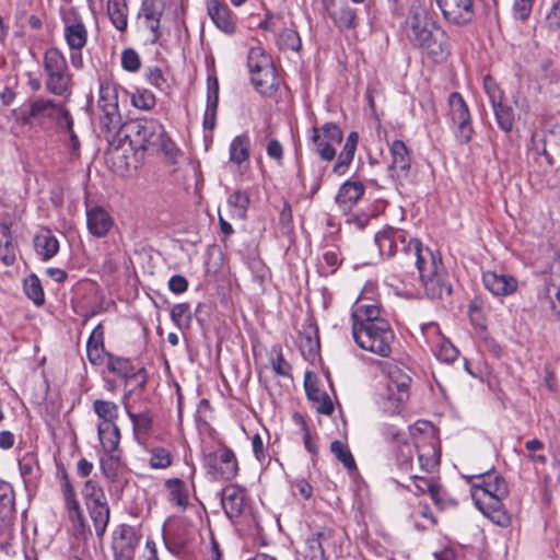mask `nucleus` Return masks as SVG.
Wrapping results in <instances>:
<instances>
[{
  "label": "nucleus",
  "instance_id": "nucleus-56",
  "mask_svg": "<svg viewBox=\"0 0 560 560\" xmlns=\"http://www.w3.org/2000/svg\"><path fill=\"white\" fill-rule=\"evenodd\" d=\"M153 150H161L172 163L176 162V158L179 153L178 148L172 139L166 136L165 131L162 133L161 141H158Z\"/></svg>",
  "mask_w": 560,
  "mask_h": 560
},
{
  "label": "nucleus",
  "instance_id": "nucleus-45",
  "mask_svg": "<svg viewBox=\"0 0 560 560\" xmlns=\"http://www.w3.org/2000/svg\"><path fill=\"white\" fill-rule=\"evenodd\" d=\"M82 495L85 505H91L106 501L104 490L95 480L92 479L85 481L82 489Z\"/></svg>",
  "mask_w": 560,
  "mask_h": 560
},
{
  "label": "nucleus",
  "instance_id": "nucleus-40",
  "mask_svg": "<svg viewBox=\"0 0 560 560\" xmlns=\"http://www.w3.org/2000/svg\"><path fill=\"white\" fill-rule=\"evenodd\" d=\"M23 290L26 296L32 300L35 305L40 306L45 303V293L40 280L35 273H32L24 279Z\"/></svg>",
  "mask_w": 560,
  "mask_h": 560
},
{
  "label": "nucleus",
  "instance_id": "nucleus-30",
  "mask_svg": "<svg viewBox=\"0 0 560 560\" xmlns=\"http://www.w3.org/2000/svg\"><path fill=\"white\" fill-rule=\"evenodd\" d=\"M89 515L93 522L95 534L102 538L109 523L110 510L107 501L86 505Z\"/></svg>",
  "mask_w": 560,
  "mask_h": 560
},
{
  "label": "nucleus",
  "instance_id": "nucleus-2",
  "mask_svg": "<svg viewBox=\"0 0 560 560\" xmlns=\"http://www.w3.org/2000/svg\"><path fill=\"white\" fill-rule=\"evenodd\" d=\"M409 43L431 57H442L447 48L445 33L423 0H411L405 22Z\"/></svg>",
  "mask_w": 560,
  "mask_h": 560
},
{
  "label": "nucleus",
  "instance_id": "nucleus-5",
  "mask_svg": "<svg viewBox=\"0 0 560 560\" xmlns=\"http://www.w3.org/2000/svg\"><path fill=\"white\" fill-rule=\"evenodd\" d=\"M45 88L48 93L68 98L72 93V74L67 59L57 48H49L43 58Z\"/></svg>",
  "mask_w": 560,
  "mask_h": 560
},
{
  "label": "nucleus",
  "instance_id": "nucleus-33",
  "mask_svg": "<svg viewBox=\"0 0 560 560\" xmlns=\"http://www.w3.org/2000/svg\"><path fill=\"white\" fill-rule=\"evenodd\" d=\"M230 161L236 165H241L248 161L250 155V140L247 135L236 136L229 147Z\"/></svg>",
  "mask_w": 560,
  "mask_h": 560
},
{
  "label": "nucleus",
  "instance_id": "nucleus-38",
  "mask_svg": "<svg viewBox=\"0 0 560 560\" xmlns=\"http://www.w3.org/2000/svg\"><path fill=\"white\" fill-rule=\"evenodd\" d=\"M249 205V197L245 191L236 190L228 198V206L230 207L231 218L243 220Z\"/></svg>",
  "mask_w": 560,
  "mask_h": 560
},
{
  "label": "nucleus",
  "instance_id": "nucleus-35",
  "mask_svg": "<svg viewBox=\"0 0 560 560\" xmlns=\"http://www.w3.org/2000/svg\"><path fill=\"white\" fill-rule=\"evenodd\" d=\"M15 512V493L12 486L0 480V521L10 520Z\"/></svg>",
  "mask_w": 560,
  "mask_h": 560
},
{
  "label": "nucleus",
  "instance_id": "nucleus-54",
  "mask_svg": "<svg viewBox=\"0 0 560 560\" xmlns=\"http://www.w3.org/2000/svg\"><path fill=\"white\" fill-rule=\"evenodd\" d=\"M415 452L416 447L411 443L402 442V444L398 446L396 457L397 463L401 469L408 470V468L411 466Z\"/></svg>",
  "mask_w": 560,
  "mask_h": 560
},
{
  "label": "nucleus",
  "instance_id": "nucleus-26",
  "mask_svg": "<svg viewBox=\"0 0 560 560\" xmlns=\"http://www.w3.org/2000/svg\"><path fill=\"white\" fill-rule=\"evenodd\" d=\"M86 224L93 236L104 237L113 226V219L105 209L94 207L86 211Z\"/></svg>",
  "mask_w": 560,
  "mask_h": 560
},
{
  "label": "nucleus",
  "instance_id": "nucleus-6",
  "mask_svg": "<svg viewBox=\"0 0 560 560\" xmlns=\"http://www.w3.org/2000/svg\"><path fill=\"white\" fill-rule=\"evenodd\" d=\"M470 494L476 505L491 502L490 499L503 501L508 497V485L500 475L487 470L485 472L468 476Z\"/></svg>",
  "mask_w": 560,
  "mask_h": 560
},
{
  "label": "nucleus",
  "instance_id": "nucleus-60",
  "mask_svg": "<svg viewBox=\"0 0 560 560\" xmlns=\"http://www.w3.org/2000/svg\"><path fill=\"white\" fill-rule=\"evenodd\" d=\"M145 77L148 81L160 91H165L168 88L163 71L158 67L148 68Z\"/></svg>",
  "mask_w": 560,
  "mask_h": 560
},
{
  "label": "nucleus",
  "instance_id": "nucleus-13",
  "mask_svg": "<svg viewBox=\"0 0 560 560\" xmlns=\"http://www.w3.org/2000/svg\"><path fill=\"white\" fill-rule=\"evenodd\" d=\"M139 544L140 535L137 529L127 524L120 525L113 540L114 560H133Z\"/></svg>",
  "mask_w": 560,
  "mask_h": 560
},
{
  "label": "nucleus",
  "instance_id": "nucleus-39",
  "mask_svg": "<svg viewBox=\"0 0 560 560\" xmlns=\"http://www.w3.org/2000/svg\"><path fill=\"white\" fill-rule=\"evenodd\" d=\"M165 487L168 490V499L171 502L180 508H185L188 504V491L182 479H167Z\"/></svg>",
  "mask_w": 560,
  "mask_h": 560
},
{
  "label": "nucleus",
  "instance_id": "nucleus-4",
  "mask_svg": "<svg viewBox=\"0 0 560 560\" xmlns=\"http://www.w3.org/2000/svg\"><path fill=\"white\" fill-rule=\"evenodd\" d=\"M387 381L377 393L378 408L386 415L401 412L410 396L411 377L397 365H388Z\"/></svg>",
  "mask_w": 560,
  "mask_h": 560
},
{
  "label": "nucleus",
  "instance_id": "nucleus-28",
  "mask_svg": "<svg viewBox=\"0 0 560 560\" xmlns=\"http://www.w3.org/2000/svg\"><path fill=\"white\" fill-rule=\"evenodd\" d=\"M219 103V82L217 78L208 79L207 106L203 115V128L213 130Z\"/></svg>",
  "mask_w": 560,
  "mask_h": 560
},
{
  "label": "nucleus",
  "instance_id": "nucleus-24",
  "mask_svg": "<svg viewBox=\"0 0 560 560\" xmlns=\"http://www.w3.org/2000/svg\"><path fill=\"white\" fill-rule=\"evenodd\" d=\"M364 186L361 182L347 180L336 196V203L343 213H348L362 198Z\"/></svg>",
  "mask_w": 560,
  "mask_h": 560
},
{
  "label": "nucleus",
  "instance_id": "nucleus-21",
  "mask_svg": "<svg viewBox=\"0 0 560 560\" xmlns=\"http://www.w3.org/2000/svg\"><path fill=\"white\" fill-rule=\"evenodd\" d=\"M36 255L42 261H49L59 252V241L51 230L40 229L33 238Z\"/></svg>",
  "mask_w": 560,
  "mask_h": 560
},
{
  "label": "nucleus",
  "instance_id": "nucleus-62",
  "mask_svg": "<svg viewBox=\"0 0 560 560\" xmlns=\"http://www.w3.org/2000/svg\"><path fill=\"white\" fill-rule=\"evenodd\" d=\"M324 133L326 142L340 143L342 140V131L335 122H326L319 129Z\"/></svg>",
  "mask_w": 560,
  "mask_h": 560
},
{
  "label": "nucleus",
  "instance_id": "nucleus-10",
  "mask_svg": "<svg viewBox=\"0 0 560 560\" xmlns=\"http://www.w3.org/2000/svg\"><path fill=\"white\" fill-rule=\"evenodd\" d=\"M448 106L456 139L462 144L468 143L474 133L468 105L458 92H453L448 96Z\"/></svg>",
  "mask_w": 560,
  "mask_h": 560
},
{
  "label": "nucleus",
  "instance_id": "nucleus-50",
  "mask_svg": "<svg viewBox=\"0 0 560 560\" xmlns=\"http://www.w3.org/2000/svg\"><path fill=\"white\" fill-rule=\"evenodd\" d=\"M330 451L347 469L351 470L355 468V462L350 450L341 441H332L330 444Z\"/></svg>",
  "mask_w": 560,
  "mask_h": 560
},
{
  "label": "nucleus",
  "instance_id": "nucleus-8",
  "mask_svg": "<svg viewBox=\"0 0 560 560\" xmlns=\"http://www.w3.org/2000/svg\"><path fill=\"white\" fill-rule=\"evenodd\" d=\"M26 107L27 109L24 114L28 119L55 121L59 127L71 126V115L68 109L51 98L42 95L31 97L26 103Z\"/></svg>",
  "mask_w": 560,
  "mask_h": 560
},
{
  "label": "nucleus",
  "instance_id": "nucleus-17",
  "mask_svg": "<svg viewBox=\"0 0 560 560\" xmlns=\"http://www.w3.org/2000/svg\"><path fill=\"white\" fill-rule=\"evenodd\" d=\"M245 489L237 485H228L221 491V504L229 520L238 518L245 508Z\"/></svg>",
  "mask_w": 560,
  "mask_h": 560
},
{
  "label": "nucleus",
  "instance_id": "nucleus-18",
  "mask_svg": "<svg viewBox=\"0 0 560 560\" xmlns=\"http://www.w3.org/2000/svg\"><path fill=\"white\" fill-rule=\"evenodd\" d=\"M132 128L136 132V141L142 150L154 149L165 131L163 125L155 119L136 121Z\"/></svg>",
  "mask_w": 560,
  "mask_h": 560
},
{
  "label": "nucleus",
  "instance_id": "nucleus-20",
  "mask_svg": "<svg viewBox=\"0 0 560 560\" xmlns=\"http://www.w3.org/2000/svg\"><path fill=\"white\" fill-rule=\"evenodd\" d=\"M421 329L425 336H435L436 340L431 341V348L439 360L453 362L457 359V349L450 341L441 337L440 328L435 323L423 325Z\"/></svg>",
  "mask_w": 560,
  "mask_h": 560
},
{
  "label": "nucleus",
  "instance_id": "nucleus-34",
  "mask_svg": "<svg viewBox=\"0 0 560 560\" xmlns=\"http://www.w3.org/2000/svg\"><path fill=\"white\" fill-rule=\"evenodd\" d=\"M97 433L102 447L107 454H112L118 448L120 441V431L116 423L98 424Z\"/></svg>",
  "mask_w": 560,
  "mask_h": 560
},
{
  "label": "nucleus",
  "instance_id": "nucleus-1",
  "mask_svg": "<svg viewBox=\"0 0 560 560\" xmlns=\"http://www.w3.org/2000/svg\"><path fill=\"white\" fill-rule=\"evenodd\" d=\"M352 337L358 347L381 358H389L395 334L376 304L357 299L351 308Z\"/></svg>",
  "mask_w": 560,
  "mask_h": 560
},
{
  "label": "nucleus",
  "instance_id": "nucleus-3",
  "mask_svg": "<svg viewBox=\"0 0 560 560\" xmlns=\"http://www.w3.org/2000/svg\"><path fill=\"white\" fill-rule=\"evenodd\" d=\"M416 267L419 272L421 285L424 294L430 300H446L451 296L453 288L450 276L442 262L439 252L427 249H416Z\"/></svg>",
  "mask_w": 560,
  "mask_h": 560
},
{
  "label": "nucleus",
  "instance_id": "nucleus-31",
  "mask_svg": "<svg viewBox=\"0 0 560 560\" xmlns=\"http://www.w3.org/2000/svg\"><path fill=\"white\" fill-rule=\"evenodd\" d=\"M107 14L113 26L125 32L128 27V4L126 0H107Z\"/></svg>",
  "mask_w": 560,
  "mask_h": 560
},
{
  "label": "nucleus",
  "instance_id": "nucleus-19",
  "mask_svg": "<svg viewBox=\"0 0 560 560\" xmlns=\"http://www.w3.org/2000/svg\"><path fill=\"white\" fill-rule=\"evenodd\" d=\"M482 282L485 288L494 296L511 295L517 290L518 285L517 280L513 276L494 271L483 272Z\"/></svg>",
  "mask_w": 560,
  "mask_h": 560
},
{
  "label": "nucleus",
  "instance_id": "nucleus-58",
  "mask_svg": "<svg viewBox=\"0 0 560 560\" xmlns=\"http://www.w3.org/2000/svg\"><path fill=\"white\" fill-rule=\"evenodd\" d=\"M121 66L129 72H137L141 66L138 52L132 48L125 49L121 54Z\"/></svg>",
  "mask_w": 560,
  "mask_h": 560
},
{
  "label": "nucleus",
  "instance_id": "nucleus-9",
  "mask_svg": "<svg viewBox=\"0 0 560 560\" xmlns=\"http://www.w3.org/2000/svg\"><path fill=\"white\" fill-rule=\"evenodd\" d=\"M97 108L101 113V127L108 133H116L121 126V115L118 108V92L116 85L103 83L100 86Z\"/></svg>",
  "mask_w": 560,
  "mask_h": 560
},
{
  "label": "nucleus",
  "instance_id": "nucleus-37",
  "mask_svg": "<svg viewBox=\"0 0 560 560\" xmlns=\"http://www.w3.org/2000/svg\"><path fill=\"white\" fill-rule=\"evenodd\" d=\"M93 410L102 420L100 424H115L118 419V406L114 401L96 399L93 401Z\"/></svg>",
  "mask_w": 560,
  "mask_h": 560
},
{
  "label": "nucleus",
  "instance_id": "nucleus-25",
  "mask_svg": "<svg viewBox=\"0 0 560 560\" xmlns=\"http://www.w3.org/2000/svg\"><path fill=\"white\" fill-rule=\"evenodd\" d=\"M326 10L339 30H352L357 27V13L347 2L336 4L334 1H330L326 4Z\"/></svg>",
  "mask_w": 560,
  "mask_h": 560
},
{
  "label": "nucleus",
  "instance_id": "nucleus-48",
  "mask_svg": "<svg viewBox=\"0 0 560 560\" xmlns=\"http://www.w3.org/2000/svg\"><path fill=\"white\" fill-rule=\"evenodd\" d=\"M418 460L420 468L425 472H432L440 463V455L434 445H430L427 452L418 451Z\"/></svg>",
  "mask_w": 560,
  "mask_h": 560
},
{
  "label": "nucleus",
  "instance_id": "nucleus-47",
  "mask_svg": "<svg viewBox=\"0 0 560 560\" xmlns=\"http://www.w3.org/2000/svg\"><path fill=\"white\" fill-rule=\"evenodd\" d=\"M252 82L255 85L256 90L261 94L271 93L277 85V74L273 63L271 65V80H268V83H265V71L258 70L255 73H252Z\"/></svg>",
  "mask_w": 560,
  "mask_h": 560
},
{
  "label": "nucleus",
  "instance_id": "nucleus-44",
  "mask_svg": "<svg viewBox=\"0 0 560 560\" xmlns=\"http://www.w3.org/2000/svg\"><path fill=\"white\" fill-rule=\"evenodd\" d=\"M148 452L150 454L149 465L153 469H166L173 463V455L167 448L156 446Z\"/></svg>",
  "mask_w": 560,
  "mask_h": 560
},
{
  "label": "nucleus",
  "instance_id": "nucleus-52",
  "mask_svg": "<svg viewBox=\"0 0 560 560\" xmlns=\"http://www.w3.org/2000/svg\"><path fill=\"white\" fill-rule=\"evenodd\" d=\"M163 14V3L159 0H144L142 2L139 19L143 20H161Z\"/></svg>",
  "mask_w": 560,
  "mask_h": 560
},
{
  "label": "nucleus",
  "instance_id": "nucleus-64",
  "mask_svg": "<svg viewBox=\"0 0 560 560\" xmlns=\"http://www.w3.org/2000/svg\"><path fill=\"white\" fill-rule=\"evenodd\" d=\"M546 25L549 30L560 28V0H558L546 15Z\"/></svg>",
  "mask_w": 560,
  "mask_h": 560
},
{
  "label": "nucleus",
  "instance_id": "nucleus-23",
  "mask_svg": "<svg viewBox=\"0 0 560 560\" xmlns=\"http://www.w3.org/2000/svg\"><path fill=\"white\" fill-rule=\"evenodd\" d=\"M207 12L219 30L226 34L235 32V21L226 4L220 0H207Z\"/></svg>",
  "mask_w": 560,
  "mask_h": 560
},
{
  "label": "nucleus",
  "instance_id": "nucleus-57",
  "mask_svg": "<svg viewBox=\"0 0 560 560\" xmlns=\"http://www.w3.org/2000/svg\"><path fill=\"white\" fill-rule=\"evenodd\" d=\"M512 102L517 110V119L525 121L530 113L528 98L521 91H516L512 95Z\"/></svg>",
  "mask_w": 560,
  "mask_h": 560
},
{
  "label": "nucleus",
  "instance_id": "nucleus-22",
  "mask_svg": "<svg viewBox=\"0 0 560 560\" xmlns=\"http://www.w3.org/2000/svg\"><path fill=\"white\" fill-rule=\"evenodd\" d=\"M61 492L65 500L66 509L69 513V520L84 532V516L82 514L80 503L77 499V494L73 486L71 485L67 474L62 475L61 479Z\"/></svg>",
  "mask_w": 560,
  "mask_h": 560
},
{
  "label": "nucleus",
  "instance_id": "nucleus-11",
  "mask_svg": "<svg viewBox=\"0 0 560 560\" xmlns=\"http://www.w3.org/2000/svg\"><path fill=\"white\" fill-rule=\"evenodd\" d=\"M435 3L450 25L465 27L475 21V0H435Z\"/></svg>",
  "mask_w": 560,
  "mask_h": 560
},
{
  "label": "nucleus",
  "instance_id": "nucleus-59",
  "mask_svg": "<svg viewBox=\"0 0 560 560\" xmlns=\"http://www.w3.org/2000/svg\"><path fill=\"white\" fill-rule=\"evenodd\" d=\"M0 260L4 266H12L16 260V246L13 241H0Z\"/></svg>",
  "mask_w": 560,
  "mask_h": 560
},
{
  "label": "nucleus",
  "instance_id": "nucleus-55",
  "mask_svg": "<svg viewBox=\"0 0 560 560\" xmlns=\"http://www.w3.org/2000/svg\"><path fill=\"white\" fill-rule=\"evenodd\" d=\"M483 89L489 97L491 106L504 100L503 91L499 88L498 83L492 77L486 75L483 78Z\"/></svg>",
  "mask_w": 560,
  "mask_h": 560
},
{
  "label": "nucleus",
  "instance_id": "nucleus-61",
  "mask_svg": "<svg viewBox=\"0 0 560 560\" xmlns=\"http://www.w3.org/2000/svg\"><path fill=\"white\" fill-rule=\"evenodd\" d=\"M323 537V533H316L307 539V545L311 549V560H325V551L320 541Z\"/></svg>",
  "mask_w": 560,
  "mask_h": 560
},
{
  "label": "nucleus",
  "instance_id": "nucleus-41",
  "mask_svg": "<svg viewBox=\"0 0 560 560\" xmlns=\"http://www.w3.org/2000/svg\"><path fill=\"white\" fill-rule=\"evenodd\" d=\"M19 467L24 481L36 482L40 477V468L33 454H26L19 460Z\"/></svg>",
  "mask_w": 560,
  "mask_h": 560
},
{
  "label": "nucleus",
  "instance_id": "nucleus-7",
  "mask_svg": "<svg viewBox=\"0 0 560 560\" xmlns=\"http://www.w3.org/2000/svg\"><path fill=\"white\" fill-rule=\"evenodd\" d=\"M375 244L377 245L382 256L393 257L396 255V243L400 244L401 254L411 259H417L416 249H427L421 242L408 235L405 230L385 226L378 231L374 236Z\"/></svg>",
  "mask_w": 560,
  "mask_h": 560
},
{
  "label": "nucleus",
  "instance_id": "nucleus-49",
  "mask_svg": "<svg viewBox=\"0 0 560 560\" xmlns=\"http://www.w3.org/2000/svg\"><path fill=\"white\" fill-rule=\"evenodd\" d=\"M171 319L178 328H188L191 323V313L189 304H175L171 310Z\"/></svg>",
  "mask_w": 560,
  "mask_h": 560
},
{
  "label": "nucleus",
  "instance_id": "nucleus-32",
  "mask_svg": "<svg viewBox=\"0 0 560 560\" xmlns=\"http://www.w3.org/2000/svg\"><path fill=\"white\" fill-rule=\"evenodd\" d=\"M490 500L491 502L477 505L479 511L499 526L505 527L510 525L511 517L504 509L502 501Z\"/></svg>",
  "mask_w": 560,
  "mask_h": 560
},
{
  "label": "nucleus",
  "instance_id": "nucleus-29",
  "mask_svg": "<svg viewBox=\"0 0 560 560\" xmlns=\"http://www.w3.org/2000/svg\"><path fill=\"white\" fill-rule=\"evenodd\" d=\"M271 65L272 60L270 56L266 54L262 47L256 46L249 49L247 66L250 74L257 72L258 70H264L266 79L264 82L268 83V80H271Z\"/></svg>",
  "mask_w": 560,
  "mask_h": 560
},
{
  "label": "nucleus",
  "instance_id": "nucleus-43",
  "mask_svg": "<svg viewBox=\"0 0 560 560\" xmlns=\"http://www.w3.org/2000/svg\"><path fill=\"white\" fill-rule=\"evenodd\" d=\"M310 140L311 142L316 145V152L324 161H331L336 156V150L332 147L331 142H326L320 140V133L319 128L313 127L310 130Z\"/></svg>",
  "mask_w": 560,
  "mask_h": 560
},
{
  "label": "nucleus",
  "instance_id": "nucleus-16",
  "mask_svg": "<svg viewBox=\"0 0 560 560\" xmlns=\"http://www.w3.org/2000/svg\"><path fill=\"white\" fill-rule=\"evenodd\" d=\"M106 369L126 382L136 377L140 378L139 386L142 388L147 383V372L144 368L137 369L131 360L113 353H106Z\"/></svg>",
  "mask_w": 560,
  "mask_h": 560
},
{
  "label": "nucleus",
  "instance_id": "nucleus-14",
  "mask_svg": "<svg viewBox=\"0 0 560 560\" xmlns=\"http://www.w3.org/2000/svg\"><path fill=\"white\" fill-rule=\"evenodd\" d=\"M390 162L388 164V174L396 180L401 182L409 175L411 168L410 152L401 140H395L389 145Z\"/></svg>",
  "mask_w": 560,
  "mask_h": 560
},
{
  "label": "nucleus",
  "instance_id": "nucleus-46",
  "mask_svg": "<svg viewBox=\"0 0 560 560\" xmlns=\"http://www.w3.org/2000/svg\"><path fill=\"white\" fill-rule=\"evenodd\" d=\"M277 45L280 49L299 51L301 48V38L296 31L284 28L277 35Z\"/></svg>",
  "mask_w": 560,
  "mask_h": 560
},
{
  "label": "nucleus",
  "instance_id": "nucleus-36",
  "mask_svg": "<svg viewBox=\"0 0 560 560\" xmlns=\"http://www.w3.org/2000/svg\"><path fill=\"white\" fill-rule=\"evenodd\" d=\"M494 117L499 128L509 133L513 130L515 115L512 106L504 103V100L492 105Z\"/></svg>",
  "mask_w": 560,
  "mask_h": 560
},
{
  "label": "nucleus",
  "instance_id": "nucleus-12",
  "mask_svg": "<svg viewBox=\"0 0 560 560\" xmlns=\"http://www.w3.org/2000/svg\"><path fill=\"white\" fill-rule=\"evenodd\" d=\"M206 465L215 479L232 480L238 472L236 456L225 446L207 455Z\"/></svg>",
  "mask_w": 560,
  "mask_h": 560
},
{
  "label": "nucleus",
  "instance_id": "nucleus-63",
  "mask_svg": "<svg viewBox=\"0 0 560 560\" xmlns=\"http://www.w3.org/2000/svg\"><path fill=\"white\" fill-rule=\"evenodd\" d=\"M550 306L555 315L560 319V285L550 283L547 289Z\"/></svg>",
  "mask_w": 560,
  "mask_h": 560
},
{
  "label": "nucleus",
  "instance_id": "nucleus-51",
  "mask_svg": "<svg viewBox=\"0 0 560 560\" xmlns=\"http://www.w3.org/2000/svg\"><path fill=\"white\" fill-rule=\"evenodd\" d=\"M132 105L139 109L149 110L155 105L154 94L145 89H137L131 96Z\"/></svg>",
  "mask_w": 560,
  "mask_h": 560
},
{
  "label": "nucleus",
  "instance_id": "nucleus-27",
  "mask_svg": "<svg viewBox=\"0 0 560 560\" xmlns=\"http://www.w3.org/2000/svg\"><path fill=\"white\" fill-rule=\"evenodd\" d=\"M126 410L132 422L133 434L137 442L144 445L153 427V416L151 411L132 412L128 408H126Z\"/></svg>",
  "mask_w": 560,
  "mask_h": 560
},
{
  "label": "nucleus",
  "instance_id": "nucleus-42",
  "mask_svg": "<svg viewBox=\"0 0 560 560\" xmlns=\"http://www.w3.org/2000/svg\"><path fill=\"white\" fill-rule=\"evenodd\" d=\"M417 493H429L431 499L439 504L441 502V486L432 478L411 476Z\"/></svg>",
  "mask_w": 560,
  "mask_h": 560
},
{
  "label": "nucleus",
  "instance_id": "nucleus-15",
  "mask_svg": "<svg viewBox=\"0 0 560 560\" xmlns=\"http://www.w3.org/2000/svg\"><path fill=\"white\" fill-rule=\"evenodd\" d=\"M65 39L71 51L81 52L88 43V30L83 20L74 11H70L65 18Z\"/></svg>",
  "mask_w": 560,
  "mask_h": 560
},
{
  "label": "nucleus",
  "instance_id": "nucleus-53",
  "mask_svg": "<svg viewBox=\"0 0 560 560\" xmlns=\"http://www.w3.org/2000/svg\"><path fill=\"white\" fill-rule=\"evenodd\" d=\"M529 152L533 153L536 159L544 156L548 165L552 164V159L546 149V141L544 136L537 132L533 133L529 144Z\"/></svg>",
  "mask_w": 560,
  "mask_h": 560
}]
</instances>
